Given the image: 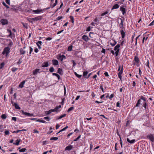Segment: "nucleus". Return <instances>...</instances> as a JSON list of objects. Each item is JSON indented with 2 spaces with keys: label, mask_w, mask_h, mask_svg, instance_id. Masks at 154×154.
I'll use <instances>...</instances> for the list:
<instances>
[{
  "label": "nucleus",
  "mask_w": 154,
  "mask_h": 154,
  "mask_svg": "<svg viewBox=\"0 0 154 154\" xmlns=\"http://www.w3.org/2000/svg\"><path fill=\"white\" fill-rule=\"evenodd\" d=\"M140 104L142 105L144 107L145 109H146L147 106L146 100L145 97L143 96H141L140 99L138 100L135 106H139Z\"/></svg>",
  "instance_id": "obj_1"
},
{
  "label": "nucleus",
  "mask_w": 154,
  "mask_h": 154,
  "mask_svg": "<svg viewBox=\"0 0 154 154\" xmlns=\"http://www.w3.org/2000/svg\"><path fill=\"white\" fill-rule=\"evenodd\" d=\"M41 17L40 16L37 17L33 18H27L28 21L31 23L32 24L33 23V21H36L38 20H41Z\"/></svg>",
  "instance_id": "obj_2"
},
{
  "label": "nucleus",
  "mask_w": 154,
  "mask_h": 154,
  "mask_svg": "<svg viewBox=\"0 0 154 154\" xmlns=\"http://www.w3.org/2000/svg\"><path fill=\"white\" fill-rule=\"evenodd\" d=\"M10 48L8 47H5L4 49V50L2 52V54H8L10 52Z\"/></svg>",
  "instance_id": "obj_3"
},
{
  "label": "nucleus",
  "mask_w": 154,
  "mask_h": 154,
  "mask_svg": "<svg viewBox=\"0 0 154 154\" xmlns=\"http://www.w3.org/2000/svg\"><path fill=\"white\" fill-rule=\"evenodd\" d=\"M123 65L122 66V68L121 70H120L118 74V76L119 78L121 80L122 79V74L123 73Z\"/></svg>",
  "instance_id": "obj_4"
},
{
  "label": "nucleus",
  "mask_w": 154,
  "mask_h": 154,
  "mask_svg": "<svg viewBox=\"0 0 154 154\" xmlns=\"http://www.w3.org/2000/svg\"><path fill=\"white\" fill-rule=\"evenodd\" d=\"M0 22L3 25H7L8 23V20L5 19H2L0 20Z\"/></svg>",
  "instance_id": "obj_5"
},
{
  "label": "nucleus",
  "mask_w": 154,
  "mask_h": 154,
  "mask_svg": "<svg viewBox=\"0 0 154 154\" xmlns=\"http://www.w3.org/2000/svg\"><path fill=\"white\" fill-rule=\"evenodd\" d=\"M21 111L23 115L26 116H32L33 115L32 114H30L29 113L25 112L23 110H22Z\"/></svg>",
  "instance_id": "obj_6"
},
{
  "label": "nucleus",
  "mask_w": 154,
  "mask_h": 154,
  "mask_svg": "<svg viewBox=\"0 0 154 154\" xmlns=\"http://www.w3.org/2000/svg\"><path fill=\"white\" fill-rule=\"evenodd\" d=\"M147 138L149 139L152 142H154V137L153 135H149L147 136Z\"/></svg>",
  "instance_id": "obj_7"
},
{
  "label": "nucleus",
  "mask_w": 154,
  "mask_h": 154,
  "mask_svg": "<svg viewBox=\"0 0 154 154\" xmlns=\"http://www.w3.org/2000/svg\"><path fill=\"white\" fill-rule=\"evenodd\" d=\"M42 42L41 41H39L36 43V44L38 46V49H41V46L42 45Z\"/></svg>",
  "instance_id": "obj_8"
},
{
  "label": "nucleus",
  "mask_w": 154,
  "mask_h": 154,
  "mask_svg": "<svg viewBox=\"0 0 154 154\" xmlns=\"http://www.w3.org/2000/svg\"><path fill=\"white\" fill-rule=\"evenodd\" d=\"M52 62L54 65L56 66L58 65V62L56 60H52Z\"/></svg>",
  "instance_id": "obj_9"
},
{
  "label": "nucleus",
  "mask_w": 154,
  "mask_h": 154,
  "mask_svg": "<svg viewBox=\"0 0 154 154\" xmlns=\"http://www.w3.org/2000/svg\"><path fill=\"white\" fill-rule=\"evenodd\" d=\"M66 59V57L63 55H60L58 58V59L60 60L61 61H62L63 60L65 59Z\"/></svg>",
  "instance_id": "obj_10"
},
{
  "label": "nucleus",
  "mask_w": 154,
  "mask_h": 154,
  "mask_svg": "<svg viewBox=\"0 0 154 154\" xmlns=\"http://www.w3.org/2000/svg\"><path fill=\"white\" fill-rule=\"evenodd\" d=\"M82 38L83 40L86 42H87L89 39V38L88 36L85 35H84L82 36Z\"/></svg>",
  "instance_id": "obj_11"
},
{
  "label": "nucleus",
  "mask_w": 154,
  "mask_h": 154,
  "mask_svg": "<svg viewBox=\"0 0 154 154\" xmlns=\"http://www.w3.org/2000/svg\"><path fill=\"white\" fill-rule=\"evenodd\" d=\"M48 62H44L42 64V67H46L48 66Z\"/></svg>",
  "instance_id": "obj_12"
},
{
  "label": "nucleus",
  "mask_w": 154,
  "mask_h": 154,
  "mask_svg": "<svg viewBox=\"0 0 154 154\" xmlns=\"http://www.w3.org/2000/svg\"><path fill=\"white\" fill-rule=\"evenodd\" d=\"M40 70L39 69H36L34 70H33V74L34 75H36L38 72L40 73V72H39V71Z\"/></svg>",
  "instance_id": "obj_13"
},
{
  "label": "nucleus",
  "mask_w": 154,
  "mask_h": 154,
  "mask_svg": "<svg viewBox=\"0 0 154 154\" xmlns=\"http://www.w3.org/2000/svg\"><path fill=\"white\" fill-rule=\"evenodd\" d=\"M120 10L122 11L123 15H124L126 13V10L125 8L121 7L120 8Z\"/></svg>",
  "instance_id": "obj_14"
},
{
  "label": "nucleus",
  "mask_w": 154,
  "mask_h": 154,
  "mask_svg": "<svg viewBox=\"0 0 154 154\" xmlns=\"http://www.w3.org/2000/svg\"><path fill=\"white\" fill-rule=\"evenodd\" d=\"M7 32L9 33V36L11 38H12L13 36L12 35H14V33L12 34L11 30L9 29H7Z\"/></svg>",
  "instance_id": "obj_15"
},
{
  "label": "nucleus",
  "mask_w": 154,
  "mask_h": 154,
  "mask_svg": "<svg viewBox=\"0 0 154 154\" xmlns=\"http://www.w3.org/2000/svg\"><path fill=\"white\" fill-rule=\"evenodd\" d=\"M127 140L128 142L129 143L131 144L133 143L135 141V139H133L131 140L128 138H127Z\"/></svg>",
  "instance_id": "obj_16"
},
{
  "label": "nucleus",
  "mask_w": 154,
  "mask_h": 154,
  "mask_svg": "<svg viewBox=\"0 0 154 154\" xmlns=\"http://www.w3.org/2000/svg\"><path fill=\"white\" fill-rule=\"evenodd\" d=\"M25 81H23L21 82L20 83L19 85V88H22L23 87V85L25 84Z\"/></svg>",
  "instance_id": "obj_17"
},
{
  "label": "nucleus",
  "mask_w": 154,
  "mask_h": 154,
  "mask_svg": "<svg viewBox=\"0 0 154 154\" xmlns=\"http://www.w3.org/2000/svg\"><path fill=\"white\" fill-rule=\"evenodd\" d=\"M72 145L68 146H66L65 148V150H70L72 148Z\"/></svg>",
  "instance_id": "obj_18"
},
{
  "label": "nucleus",
  "mask_w": 154,
  "mask_h": 154,
  "mask_svg": "<svg viewBox=\"0 0 154 154\" xmlns=\"http://www.w3.org/2000/svg\"><path fill=\"white\" fill-rule=\"evenodd\" d=\"M57 73L60 75H63V72L62 69L60 68H59L58 69Z\"/></svg>",
  "instance_id": "obj_19"
},
{
  "label": "nucleus",
  "mask_w": 154,
  "mask_h": 154,
  "mask_svg": "<svg viewBox=\"0 0 154 154\" xmlns=\"http://www.w3.org/2000/svg\"><path fill=\"white\" fill-rule=\"evenodd\" d=\"M14 106H15V108L17 109H20V108L16 103H14Z\"/></svg>",
  "instance_id": "obj_20"
},
{
  "label": "nucleus",
  "mask_w": 154,
  "mask_h": 154,
  "mask_svg": "<svg viewBox=\"0 0 154 154\" xmlns=\"http://www.w3.org/2000/svg\"><path fill=\"white\" fill-rule=\"evenodd\" d=\"M120 45L119 44H118L117 45L114 47V50L115 51H117L118 49H119V48L120 47Z\"/></svg>",
  "instance_id": "obj_21"
},
{
  "label": "nucleus",
  "mask_w": 154,
  "mask_h": 154,
  "mask_svg": "<svg viewBox=\"0 0 154 154\" xmlns=\"http://www.w3.org/2000/svg\"><path fill=\"white\" fill-rule=\"evenodd\" d=\"M42 11V10L38 9L35 10H34L33 12L36 14H39Z\"/></svg>",
  "instance_id": "obj_22"
},
{
  "label": "nucleus",
  "mask_w": 154,
  "mask_h": 154,
  "mask_svg": "<svg viewBox=\"0 0 154 154\" xmlns=\"http://www.w3.org/2000/svg\"><path fill=\"white\" fill-rule=\"evenodd\" d=\"M121 33L122 36V38H124L125 37V33L122 29L121 30Z\"/></svg>",
  "instance_id": "obj_23"
},
{
  "label": "nucleus",
  "mask_w": 154,
  "mask_h": 154,
  "mask_svg": "<svg viewBox=\"0 0 154 154\" xmlns=\"http://www.w3.org/2000/svg\"><path fill=\"white\" fill-rule=\"evenodd\" d=\"M134 60L137 63H139V59L138 57L137 56H135L134 57Z\"/></svg>",
  "instance_id": "obj_24"
},
{
  "label": "nucleus",
  "mask_w": 154,
  "mask_h": 154,
  "mask_svg": "<svg viewBox=\"0 0 154 154\" xmlns=\"http://www.w3.org/2000/svg\"><path fill=\"white\" fill-rule=\"evenodd\" d=\"M120 19L121 20V22L119 24V26H120V27L122 29L123 28V20H122V19L121 18H120Z\"/></svg>",
  "instance_id": "obj_25"
},
{
  "label": "nucleus",
  "mask_w": 154,
  "mask_h": 154,
  "mask_svg": "<svg viewBox=\"0 0 154 154\" xmlns=\"http://www.w3.org/2000/svg\"><path fill=\"white\" fill-rule=\"evenodd\" d=\"M119 7V6L118 4H115L113 6L112 9L118 8Z\"/></svg>",
  "instance_id": "obj_26"
},
{
  "label": "nucleus",
  "mask_w": 154,
  "mask_h": 154,
  "mask_svg": "<svg viewBox=\"0 0 154 154\" xmlns=\"http://www.w3.org/2000/svg\"><path fill=\"white\" fill-rule=\"evenodd\" d=\"M20 51L21 54H24L25 53V51L21 48L20 49Z\"/></svg>",
  "instance_id": "obj_27"
},
{
  "label": "nucleus",
  "mask_w": 154,
  "mask_h": 154,
  "mask_svg": "<svg viewBox=\"0 0 154 154\" xmlns=\"http://www.w3.org/2000/svg\"><path fill=\"white\" fill-rule=\"evenodd\" d=\"M20 141V140H18L17 139L16 140V143H13L15 145H18L19 144V143Z\"/></svg>",
  "instance_id": "obj_28"
},
{
  "label": "nucleus",
  "mask_w": 154,
  "mask_h": 154,
  "mask_svg": "<svg viewBox=\"0 0 154 154\" xmlns=\"http://www.w3.org/2000/svg\"><path fill=\"white\" fill-rule=\"evenodd\" d=\"M66 114H64L63 115H61L59 117H58L57 118V119H61L63 117H65L66 116Z\"/></svg>",
  "instance_id": "obj_29"
},
{
  "label": "nucleus",
  "mask_w": 154,
  "mask_h": 154,
  "mask_svg": "<svg viewBox=\"0 0 154 154\" xmlns=\"http://www.w3.org/2000/svg\"><path fill=\"white\" fill-rule=\"evenodd\" d=\"M113 41V43L111 42L110 43V45H111L112 46H114L117 43V42L116 41L114 40Z\"/></svg>",
  "instance_id": "obj_30"
},
{
  "label": "nucleus",
  "mask_w": 154,
  "mask_h": 154,
  "mask_svg": "<svg viewBox=\"0 0 154 154\" xmlns=\"http://www.w3.org/2000/svg\"><path fill=\"white\" fill-rule=\"evenodd\" d=\"M52 75H55L57 76L58 79H60V76L58 74L56 73H53Z\"/></svg>",
  "instance_id": "obj_31"
},
{
  "label": "nucleus",
  "mask_w": 154,
  "mask_h": 154,
  "mask_svg": "<svg viewBox=\"0 0 154 154\" xmlns=\"http://www.w3.org/2000/svg\"><path fill=\"white\" fill-rule=\"evenodd\" d=\"M59 108L56 106L54 109H52L53 111V112H58L59 111H58V109Z\"/></svg>",
  "instance_id": "obj_32"
},
{
  "label": "nucleus",
  "mask_w": 154,
  "mask_h": 154,
  "mask_svg": "<svg viewBox=\"0 0 154 154\" xmlns=\"http://www.w3.org/2000/svg\"><path fill=\"white\" fill-rule=\"evenodd\" d=\"M52 112H53V111L52 109H51L50 110L48 111H46V114L47 115H48Z\"/></svg>",
  "instance_id": "obj_33"
},
{
  "label": "nucleus",
  "mask_w": 154,
  "mask_h": 154,
  "mask_svg": "<svg viewBox=\"0 0 154 154\" xmlns=\"http://www.w3.org/2000/svg\"><path fill=\"white\" fill-rule=\"evenodd\" d=\"M7 118V116L5 114H2L1 116V118L3 119H5Z\"/></svg>",
  "instance_id": "obj_34"
},
{
  "label": "nucleus",
  "mask_w": 154,
  "mask_h": 154,
  "mask_svg": "<svg viewBox=\"0 0 154 154\" xmlns=\"http://www.w3.org/2000/svg\"><path fill=\"white\" fill-rule=\"evenodd\" d=\"M5 65V63H4L3 62L0 63V69H2L4 66Z\"/></svg>",
  "instance_id": "obj_35"
},
{
  "label": "nucleus",
  "mask_w": 154,
  "mask_h": 154,
  "mask_svg": "<svg viewBox=\"0 0 154 154\" xmlns=\"http://www.w3.org/2000/svg\"><path fill=\"white\" fill-rule=\"evenodd\" d=\"M74 73L75 75L78 78H80L82 76V75H79L78 74H77L76 72H75Z\"/></svg>",
  "instance_id": "obj_36"
},
{
  "label": "nucleus",
  "mask_w": 154,
  "mask_h": 154,
  "mask_svg": "<svg viewBox=\"0 0 154 154\" xmlns=\"http://www.w3.org/2000/svg\"><path fill=\"white\" fill-rule=\"evenodd\" d=\"M2 4L7 8H9V7L8 5H7L4 2H2Z\"/></svg>",
  "instance_id": "obj_37"
},
{
  "label": "nucleus",
  "mask_w": 154,
  "mask_h": 154,
  "mask_svg": "<svg viewBox=\"0 0 154 154\" xmlns=\"http://www.w3.org/2000/svg\"><path fill=\"white\" fill-rule=\"evenodd\" d=\"M54 70V69L53 67L50 68L49 69V71L51 72H53Z\"/></svg>",
  "instance_id": "obj_38"
},
{
  "label": "nucleus",
  "mask_w": 154,
  "mask_h": 154,
  "mask_svg": "<svg viewBox=\"0 0 154 154\" xmlns=\"http://www.w3.org/2000/svg\"><path fill=\"white\" fill-rule=\"evenodd\" d=\"M58 139V138L57 137H52L50 138L51 140H56Z\"/></svg>",
  "instance_id": "obj_39"
},
{
  "label": "nucleus",
  "mask_w": 154,
  "mask_h": 154,
  "mask_svg": "<svg viewBox=\"0 0 154 154\" xmlns=\"http://www.w3.org/2000/svg\"><path fill=\"white\" fill-rule=\"evenodd\" d=\"M17 69L18 68H17L13 67L11 69V71L14 72L16 71Z\"/></svg>",
  "instance_id": "obj_40"
},
{
  "label": "nucleus",
  "mask_w": 154,
  "mask_h": 154,
  "mask_svg": "<svg viewBox=\"0 0 154 154\" xmlns=\"http://www.w3.org/2000/svg\"><path fill=\"white\" fill-rule=\"evenodd\" d=\"M72 45L68 47V51H71L72 50Z\"/></svg>",
  "instance_id": "obj_41"
},
{
  "label": "nucleus",
  "mask_w": 154,
  "mask_h": 154,
  "mask_svg": "<svg viewBox=\"0 0 154 154\" xmlns=\"http://www.w3.org/2000/svg\"><path fill=\"white\" fill-rule=\"evenodd\" d=\"M26 149V148H22L19 150V152H25Z\"/></svg>",
  "instance_id": "obj_42"
},
{
  "label": "nucleus",
  "mask_w": 154,
  "mask_h": 154,
  "mask_svg": "<svg viewBox=\"0 0 154 154\" xmlns=\"http://www.w3.org/2000/svg\"><path fill=\"white\" fill-rule=\"evenodd\" d=\"M74 109V107H70L68 110L67 112H70L71 111L73 110Z\"/></svg>",
  "instance_id": "obj_43"
},
{
  "label": "nucleus",
  "mask_w": 154,
  "mask_h": 154,
  "mask_svg": "<svg viewBox=\"0 0 154 154\" xmlns=\"http://www.w3.org/2000/svg\"><path fill=\"white\" fill-rule=\"evenodd\" d=\"M88 73V72L87 71H85L83 73V75L84 77H85V76H86Z\"/></svg>",
  "instance_id": "obj_44"
},
{
  "label": "nucleus",
  "mask_w": 154,
  "mask_h": 154,
  "mask_svg": "<svg viewBox=\"0 0 154 154\" xmlns=\"http://www.w3.org/2000/svg\"><path fill=\"white\" fill-rule=\"evenodd\" d=\"M70 19L72 21V23H73L74 22L73 17L72 16H70Z\"/></svg>",
  "instance_id": "obj_45"
},
{
  "label": "nucleus",
  "mask_w": 154,
  "mask_h": 154,
  "mask_svg": "<svg viewBox=\"0 0 154 154\" xmlns=\"http://www.w3.org/2000/svg\"><path fill=\"white\" fill-rule=\"evenodd\" d=\"M33 50V48L31 47H29V54H30L32 53V51Z\"/></svg>",
  "instance_id": "obj_46"
},
{
  "label": "nucleus",
  "mask_w": 154,
  "mask_h": 154,
  "mask_svg": "<svg viewBox=\"0 0 154 154\" xmlns=\"http://www.w3.org/2000/svg\"><path fill=\"white\" fill-rule=\"evenodd\" d=\"M119 50V49H118L117 51H116L115 52V54L116 56H117L118 55Z\"/></svg>",
  "instance_id": "obj_47"
},
{
  "label": "nucleus",
  "mask_w": 154,
  "mask_h": 154,
  "mask_svg": "<svg viewBox=\"0 0 154 154\" xmlns=\"http://www.w3.org/2000/svg\"><path fill=\"white\" fill-rule=\"evenodd\" d=\"M22 24L24 27H25L27 29V25L26 24H25L24 23H22Z\"/></svg>",
  "instance_id": "obj_48"
},
{
  "label": "nucleus",
  "mask_w": 154,
  "mask_h": 154,
  "mask_svg": "<svg viewBox=\"0 0 154 154\" xmlns=\"http://www.w3.org/2000/svg\"><path fill=\"white\" fill-rule=\"evenodd\" d=\"M108 12L107 11H106L105 12L102 14H101V16H103L104 15L107 14H108Z\"/></svg>",
  "instance_id": "obj_49"
},
{
  "label": "nucleus",
  "mask_w": 154,
  "mask_h": 154,
  "mask_svg": "<svg viewBox=\"0 0 154 154\" xmlns=\"http://www.w3.org/2000/svg\"><path fill=\"white\" fill-rule=\"evenodd\" d=\"M80 137H81V135H80L76 139H75L74 140V141H77L79 139V138Z\"/></svg>",
  "instance_id": "obj_50"
},
{
  "label": "nucleus",
  "mask_w": 154,
  "mask_h": 154,
  "mask_svg": "<svg viewBox=\"0 0 154 154\" xmlns=\"http://www.w3.org/2000/svg\"><path fill=\"white\" fill-rule=\"evenodd\" d=\"M12 120L14 121H17V118L16 117H13L12 118Z\"/></svg>",
  "instance_id": "obj_51"
},
{
  "label": "nucleus",
  "mask_w": 154,
  "mask_h": 154,
  "mask_svg": "<svg viewBox=\"0 0 154 154\" xmlns=\"http://www.w3.org/2000/svg\"><path fill=\"white\" fill-rule=\"evenodd\" d=\"M44 119H45L47 120L48 121L49 120V118L48 116L45 117L44 118Z\"/></svg>",
  "instance_id": "obj_52"
},
{
  "label": "nucleus",
  "mask_w": 154,
  "mask_h": 154,
  "mask_svg": "<svg viewBox=\"0 0 154 154\" xmlns=\"http://www.w3.org/2000/svg\"><path fill=\"white\" fill-rule=\"evenodd\" d=\"M5 135H8L9 134V132L8 131H5Z\"/></svg>",
  "instance_id": "obj_53"
},
{
  "label": "nucleus",
  "mask_w": 154,
  "mask_h": 154,
  "mask_svg": "<svg viewBox=\"0 0 154 154\" xmlns=\"http://www.w3.org/2000/svg\"><path fill=\"white\" fill-rule=\"evenodd\" d=\"M63 17L62 16H59L57 18V20H59L62 19Z\"/></svg>",
  "instance_id": "obj_54"
},
{
  "label": "nucleus",
  "mask_w": 154,
  "mask_h": 154,
  "mask_svg": "<svg viewBox=\"0 0 154 154\" xmlns=\"http://www.w3.org/2000/svg\"><path fill=\"white\" fill-rule=\"evenodd\" d=\"M20 131H20V130H17V131H14L13 132V133H18L20 132Z\"/></svg>",
  "instance_id": "obj_55"
},
{
  "label": "nucleus",
  "mask_w": 154,
  "mask_h": 154,
  "mask_svg": "<svg viewBox=\"0 0 154 154\" xmlns=\"http://www.w3.org/2000/svg\"><path fill=\"white\" fill-rule=\"evenodd\" d=\"M93 147V145L92 143L90 144V150H91L92 148Z\"/></svg>",
  "instance_id": "obj_56"
},
{
  "label": "nucleus",
  "mask_w": 154,
  "mask_h": 154,
  "mask_svg": "<svg viewBox=\"0 0 154 154\" xmlns=\"http://www.w3.org/2000/svg\"><path fill=\"white\" fill-rule=\"evenodd\" d=\"M72 62L73 63V67L75 66L76 65V63L75 62V61L73 60H72Z\"/></svg>",
  "instance_id": "obj_57"
},
{
  "label": "nucleus",
  "mask_w": 154,
  "mask_h": 154,
  "mask_svg": "<svg viewBox=\"0 0 154 154\" xmlns=\"http://www.w3.org/2000/svg\"><path fill=\"white\" fill-rule=\"evenodd\" d=\"M5 2L7 4H8V5L10 4V0H5Z\"/></svg>",
  "instance_id": "obj_58"
},
{
  "label": "nucleus",
  "mask_w": 154,
  "mask_h": 154,
  "mask_svg": "<svg viewBox=\"0 0 154 154\" xmlns=\"http://www.w3.org/2000/svg\"><path fill=\"white\" fill-rule=\"evenodd\" d=\"M116 106L117 107H120V103L119 102H118L116 103Z\"/></svg>",
  "instance_id": "obj_59"
},
{
  "label": "nucleus",
  "mask_w": 154,
  "mask_h": 154,
  "mask_svg": "<svg viewBox=\"0 0 154 154\" xmlns=\"http://www.w3.org/2000/svg\"><path fill=\"white\" fill-rule=\"evenodd\" d=\"M33 132L34 133H38L39 131L36 129H34Z\"/></svg>",
  "instance_id": "obj_60"
},
{
  "label": "nucleus",
  "mask_w": 154,
  "mask_h": 154,
  "mask_svg": "<svg viewBox=\"0 0 154 154\" xmlns=\"http://www.w3.org/2000/svg\"><path fill=\"white\" fill-rule=\"evenodd\" d=\"M90 30H91V28H90V26H89V27H88L87 28L86 31H90Z\"/></svg>",
  "instance_id": "obj_61"
},
{
  "label": "nucleus",
  "mask_w": 154,
  "mask_h": 154,
  "mask_svg": "<svg viewBox=\"0 0 154 154\" xmlns=\"http://www.w3.org/2000/svg\"><path fill=\"white\" fill-rule=\"evenodd\" d=\"M114 95L113 94H111L110 97H109V99H111L113 98L114 97Z\"/></svg>",
  "instance_id": "obj_62"
},
{
  "label": "nucleus",
  "mask_w": 154,
  "mask_h": 154,
  "mask_svg": "<svg viewBox=\"0 0 154 154\" xmlns=\"http://www.w3.org/2000/svg\"><path fill=\"white\" fill-rule=\"evenodd\" d=\"M104 75L106 76H109V75H108V72H105L104 73Z\"/></svg>",
  "instance_id": "obj_63"
},
{
  "label": "nucleus",
  "mask_w": 154,
  "mask_h": 154,
  "mask_svg": "<svg viewBox=\"0 0 154 154\" xmlns=\"http://www.w3.org/2000/svg\"><path fill=\"white\" fill-rule=\"evenodd\" d=\"M34 51L35 53H37L38 51V50L37 48H35L34 49Z\"/></svg>",
  "instance_id": "obj_64"
}]
</instances>
